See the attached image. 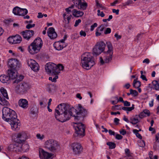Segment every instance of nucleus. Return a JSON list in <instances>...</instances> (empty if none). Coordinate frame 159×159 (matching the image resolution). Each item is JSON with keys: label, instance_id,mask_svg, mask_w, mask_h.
Masks as SVG:
<instances>
[{"label": "nucleus", "instance_id": "1", "mask_svg": "<svg viewBox=\"0 0 159 159\" xmlns=\"http://www.w3.org/2000/svg\"><path fill=\"white\" fill-rule=\"evenodd\" d=\"M75 110V114H74L73 110L70 109L68 105L64 103L61 104L57 106L55 110V118L57 120L61 122L69 120L71 116L74 117L75 121L83 120L84 118L87 116V111L80 104H79L78 107Z\"/></svg>", "mask_w": 159, "mask_h": 159}, {"label": "nucleus", "instance_id": "2", "mask_svg": "<svg viewBox=\"0 0 159 159\" xmlns=\"http://www.w3.org/2000/svg\"><path fill=\"white\" fill-rule=\"evenodd\" d=\"M64 69V66L61 64L57 65L50 62L47 63L45 67L46 71L48 74L55 75V77L52 78V82H56L57 79L58 78V75Z\"/></svg>", "mask_w": 159, "mask_h": 159}, {"label": "nucleus", "instance_id": "3", "mask_svg": "<svg viewBox=\"0 0 159 159\" xmlns=\"http://www.w3.org/2000/svg\"><path fill=\"white\" fill-rule=\"evenodd\" d=\"M80 61L83 68L87 70L90 69L95 64V59L92 53L85 52L81 56Z\"/></svg>", "mask_w": 159, "mask_h": 159}, {"label": "nucleus", "instance_id": "4", "mask_svg": "<svg viewBox=\"0 0 159 159\" xmlns=\"http://www.w3.org/2000/svg\"><path fill=\"white\" fill-rule=\"evenodd\" d=\"M2 118L7 122L17 116L15 111L7 107H4L2 110Z\"/></svg>", "mask_w": 159, "mask_h": 159}, {"label": "nucleus", "instance_id": "5", "mask_svg": "<svg viewBox=\"0 0 159 159\" xmlns=\"http://www.w3.org/2000/svg\"><path fill=\"white\" fill-rule=\"evenodd\" d=\"M75 132L73 135L75 137L82 138L85 135V126L81 123H75L73 126Z\"/></svg>", "mask_w": 159, "mask_h": 159}, {"label": "nucleus", "instance_id": "6", "mask_svg": "<svg viewBox=\"0 0 159 159\" xmlns=\"http://www.w3.org/2000/svg\"><path fill=\"white\" fill-rule=\"evenodd\" d=\"M46 147L49 151L54 152L59 149L60 145L58 142L53 139H50L45 142Z\"/></svg>", "mask_w": 159, "mask_h": 159}, {"label": "nucleus", "instance_id": "7", "mask_svg": "<svg viewBox=\"0 0 159 159\" xmlns=\"http://www.w3.org/2000/svg\"><path fill=\"white\" fill-rule=\"evenodd\" d=\"M8 75H2L0 76V81L3 83H9L10 79H14L17 77V72L11 71V70H8Z\"/></svg>", "mask_w": 159, "mask_h": 159}, {"label": "nucleus", "instance_id": "8", "mask_svg": "<svg viewBox=\"0 0 159 159\" xmlns=\"http://www.w3.org/2000/svg\"><path fill=\"white\" fill-rule=\"evenodd\" d=\"M8 66L11 71L16 72V71L19 70L21 67V64L19 61L16 59L11 58L8 59Z\"/></svg>", "mask_w": 159, "mask_h": 159}, {"label": "nucleus", "instance_id": "9", "mask_svg": "<svg viewBox=\"0 0 159 159\" xmlns=\"http://www.w3.org/2000/svg\"><path fill=\"white\" fill-rule=\"evenodd\" d=\"M30 88V86L28 84L23 83L16 86L15 87V90L17 93L23 94L25 93Z\"/></svg>", "mask_w": 159, "mask_h": 159}, {"label": "nucleus", "instance_id": "10", "mask_svg": "<svg viewBox=\"0 0 159 159\" xmlns=\"http://www.w3.org/2000/svg\"><path fill=\"white\" fill-rule=\"evenodd\" d=\"M43 43L41 39L40 38L36 39L34 41L31 43L30 45L29 46L28 48L29 50H40L43 45Z\"/></svg>", "mask_w": 159, "mask_h": 159}, {"label": "nucleus", "instance_id": "11", "mask_svg": "<svg viewBox=\"0 0 159 159\" xmlns=\"http://www.w3.org/2000/svg\"><path fill=\"white\" fill-rule=\"evenodd\" d=\"M21 143L17 141L15 143L10 144L8 147V150L9 151L16 152H21L23 149Z\"/></svg>", "mask_w": 159, "mask_h": 159}, {"label": "nucleus", "instance_id": "12", "mask_svg": "<svg viewBox=\"0 0 159 159\" xmlns=\"http://www.w3.org/2000/svg\"><path fill=\"white\" fill-rule=\"evenodd\" d=\"M73 153L75 155L81 154L83 151V148L81 144L78 143H74L72 144Z\"/></svg>", "mask_w": 159, "mask_h": 159}, {"label": "nucleus", "instance_id": "13", "mask_svg": "<svg viewBox=\"0 0 159 159\" xmlns=\"http://www.w3.org/2000/svg\"><path fill=\"white\" fill-rule=\"evenodd\" d=\"M10 124L11 129L14 130H19L20 124L19 120L17 119V116L12 120L7 121Z\"/></svg>", "mask_w": 159, "mask_h": 159}, {"label": "nucleus", "instance_id": "14", "mask_svg": "<svg viewBox=\"0 0 159 159\" xmlns=\"http://www.w3.org/2000/svg\"><path fill=\"white\" fill-rule=\"evenodd\" d=\"M21 40V37L18 34L9 37L7 39L8 42L12 44L20 43Z\"/></svg>", "mask_w": 159, "mask_h": 159}, {"label": "nucleus", "instance_id": "15", "mask_svg": "<svg viewBox=\"0 0 159 159\" xmlns=\"http://www.w3.org/2000/svg\"><path fill=\"white\" fill-rule=\"evenodd\" d=\"M27 64L34 71L36 72L39 70V66L35 60L31 59H29L27 61Z\"/></svg>", "mask_w": 159, "mask_h": 159}, {"label": "nucleus", "instance_id": "16", "mask_svg": "<svg viewBox=\"0 0 159 159\" xmlns=\"http://www.w3.org/2000/svg\"><path fill=\"white\" fill-rule=\"evenodd\" d=\"M39 157L41 159H50L52 155L51 153L45 151L43 149L41 148H39Z\"/></svg>", "mask_w": 159, "mask_h": 159}, {"label": "nucleus", "instance_id": "17", "mask_svg": "<svg viewBox=\"0 0 159 159\" xmlns=\"http://www.w3.org/2000/svg\"><path fill=\"white\" fill-rule=\"evenodd\" d=\"M34 31L32 30H27L21 32L23 37L26 39L29 40L34 34Z\"/></svg>", "mask_w": 159, "mask_h": 159}, {"label": "nucleus", "instance_id": "18", "mask_svg": "<svg viewBox=\"0 0 159 159\" xmlns=\"http://www.w3.org/2000/svg\"><path fill=\"white\" fill-rule=\"evenodd\" d=\"M19 106L24 109L28 108L29 106L28 102L25 99L21 98L18 101Z\"/></svg>", "mask_w": 159, "mask_h": 159}, {"label": "nucleus", "instance_id": "19", "mask_svg": "<svg viewBox=\"0 0 159 159\" xmlns=\"http://www.w3.org/2000/svg\"><path fill=\"white\" fill-rule=\"evenodd\" d=\"M27 137L26 134L25 133L22 132L19 133L17 136L16 141H18V143H22L25 140Z\"/></svg>", "mask_w": 159, "mask_h": 159}, {"label": "nucleus", "instance_id": "20", "mask_svg": "<svg viewBox=\"0 0 159 159\" xmlns=\"http://www.w3.org/2000/svg\"><path fill=\"white\" fill-rule=\"evenodd\" d=\"M48 35L51 39H54L57 37V34L55 31L54 29L52 27H50L47 32Z\"/></svg>", "mask_w": 159, "mask_h": 159}, {"label": "nucleus", "instance_id": "21", "mask_svg": "<svg viewBox=\"0 0 159 159\" xmlns=\"http://www.w3.org/2000/svg\"><path fill=\"white\" fill-rule=\"evenodd\" d=\"M106 47L105 43L103 41L97 43L93 50H105Z\"/></svg>", "mask_w": 159, "mask_h": 159}, {"label": "nucleus", "instance_id": "22", "mask_svg": "<svg viewBox=\"0 0 159 159\" xmlns=\"http://www.w3.org/2000/svg\"><path fill=\"white\" fill-rule=\"evenodd\" d=\"M113 52L112 50H107L106 52V56L104 60L106 63H108L110 62L112 57Z\"/></svg>", "mask_w": 159, "mask_h": 159}, {"label": "nucleus", "instance_id": "23", "mask_svg": "<svg viewBox=\"0 0 159 159\" xmlns=\"http://www.w3.org/2000/svg\"><path fill=\"white\" fill-rule=\"evenodd\" d=\"M104 29V27L103 25H101L98 26L96 30V36L98 37L102 35Z\"/></svg>", "mask_w": 159, "mask_h": 159}, {"label": "nucleus", "instance_id": "24", "mask_svg": "<svg viewBox=\"0 0 159 159\" xmlns=\"http://www.w3.org/2000/svg\"><path fill=\"white\" fill-rule=\"evenodd\" d=\"M87 6L88 4L87 2L84 0H81L79 4L76 7L79 9L84 10L86 9Z\"/></svg>", "mask_w": 159, "mask_h": 159}, {"label": "nucleus", "instance_id": "25", "mask_svg": "<svg viewBox=\"0 0 159 159\" xmlns=\"http://www.w3.org/2000/svg\"><path fill=\"white\" fill-rule=\"evenodd\" d=\"M73 15L75 17H79L83 16L84 15V12L82 11H77L74 9L72 11Z\"/></svg>", "mask_w": 159, "mask_h": 159}, {"label": "nucleus", "instance_id": "26", "mask_svg": "<svg viewBox=\"0 0 159 159\" xmlns=\"http://www.w3.org/2000/svg\"><path fill=\"white\" fill-rule=\"evenodd\" d=\"M38 112V108L36 105L32 106L30 110V113L32 115L37 114Z\"/></svg>", "mask_w": 159, "mask_h": 159}, {"label": "nucleus", "instance_id": "27", "mask_svg": "<svg viewBox=\"0 0 159 159\" xmlns=\"http://www.w3.org/2000/svg\"><path fill=\"white\" fill-rule=\"evenodd\" d=\"M3 97L2 95L0 94V104L2 106L7 105L9 102Z\"/></svg>", "mask_w": 159, "mask_h": 159}, {"label": "nucleus", "instance_id": "28", "mask_svg": "<svg viewBox=\"0 0 159 159\" xmlns=\"http://www.w3.org/2000/svg\"><path fill=\"white\" fill-rule=\"evenodd\" d=\"M129 119L130 120V123L134 125L136 124L139 121L137 115H136L135 117H130Z\"/></svg>", "mask_w": 159, "mask_h": 159}, {"label": "nucleus", "instance_id": "29", "mask_svg": "<svg viewBox=\"0 0 159 159\" xmlns=\"http://www.w3.org/2000/svg\"><path fill=\"white\" fill-rule=\"evenodd\" d=\"M0 91L2 93V94L1 95H2L3 97L5 98L6 99H9V97L7 90L3 88L2 87L0 89Z\"/></svg>", "mask_w": 159, "mask_h": 159}, {"label": "nucleus", "instance_id": "30", "mask_svg": "<svg viewBox=\"0 0 159 159\" xmlns=\"http://www.w3.org/2000/svg\"><path fill=\"white\" fill-rule=\"evenodd\" d=\"M137 79H134L133 81V87L137 89L141 85V82L138 81H137Z\"/></svg>", "mask_w": 159, "mask_h": 159}, {"label": "nucleus", "instance_id": "31", "mask_svg": "<svg viewBox=\"0 0 159 159\" xmlns=\"http://www.w3.org/2000/svg\"><path fill=\"white\" fill-rule=\"evenodd\" d=\"M152 84L155 89L156 90H159V82L154 80L152 81Z\"/></svg>", "mask_w": 159, "mask_h": 159}, {"label": "nucleus", "instance_id": "32", "mask_svg": "<svg viewBox=\"0 0 159 159\" xmlns=\"http://www.w3.org/2000/svg\"><path fill=\"white\" fill-rule=\"evenodd\" d=\"M28 12V10L26 9H22L20 8L19 16H24L26 15Z\"/></svg>", "mask_w": 159, "mask_h": 159}, {"label": "nucleus", "instance_id": "33", "mask_svg": "<svg viewBox=\"0 0 159 159\" xmlns=\"http://www.w3.org/2000/svg\"><path fill=\"white\" fill-rule=\"evenodd\" d=\"M20 8L18 7H15L13 9V13L15 15H19Z\"/></svg>", "mask_w": 159, "mask_h": 159}, {"label": "nucleus", "instance_id": "34", "mask_svg": "<svg viewBox=\"0 0 159 159\" xmlns=\"http://www.w3.org/2000/svg\"><path fill=\"white\" fill-rule=\"evenodd\" d=\"M107 144L109 146V148L110 149H114L116 147V144L111 142H108L107 143Z\"/></svg>", "mask_w": 159, "mask_h": 159}, {"label": "nucleus", "instance_id": "35", "mask_svg": "<svg viewBox=\"0 0 159 159\" xmlns=\"http://www.w3.org/2000/svg\"><path fill=\"white\" fill-rule=\"evenodd\" d=\"M129 91L130 92V94H131V95L133 96L136 97L138 95V92L136 90L130 89Z\"/></svg>", "mask_w": 159, "mask_h": 159}, {"label": "nucleus", "instance_id": "36", "mask_svg": "<svg viewBox=\"0 0 159 159\" xmlns=\"http://www.w3.org/2000/svg\"><path fill=\"white\" fill-rule=\"evenodd\" d=\"M23 149L22 151H23L24 152H26L28 150L29 148V145L27 144H24L22 145Z\"/></svg>", "mask_w": 159, "mask_h": 159}, {"label": "nucleus", "instance_id": "37", "mask_svg": "<svg viewBox=\"0 0 159 159\" xmlns=\"http://www.w3.org/2000/svg\"><path fill=\"white\" fill-rule=\"evenodd\" d=\"M104 50H93V54L94 56H97L100 54Z\"/></svg>", "mask_w": 159, "mask_h": 159}, {"label": "nucleus", "instance_id": "38", "mask_svg": "<svg viewBox=\"0 0 159 159\" xmlns=\"http://www.w3.org/2000/svg\"><path fill=\"white\" fill-rule=\"evenodd\" d=\"M66 47V45L62 43H59L58 45V48H56V50H61L64 47Z\"/></svg>", "mask_w": 159, "mask_h": 159}, {"label": "nucleus", "instance_id": "39", "mask_svg": "<svg viewBox=\"0 0 159 159\" xmlns=\"http://www.w3.org/2000/svg\"><path fill=\"white\" fill-rule=\"evenodd\" d=\"M106 44L107 48L108 50H112V45L111 43L109 41L106 42Z\"/></svg>", "mask_w": 159, "mask_h": 159}, {"label": "nucleus", "instance_id": "40", "mask_svg": "<svg viewBox=\"0 0 159 159\" xmlns=\"http://www.w3.org/2000/svg\"><path fill=\"white\" fill-rule=\"evenodd\" d=\"M99 63L101 66L103 65L106 63V62H105V60H104L102 57H99Z\"/></svg>", "mask_w": 159, "mask_h": 159}, {"label": "nucleus", "instance_id": "41", "mask_svg": "<svg viewBox=\"0 0 159 159\" xmlns=\"http://www.w3.org/2000/svg\"><path fill=\"white\" fill-rule=\"evenodd\" d=\"M81 0H72L73 2L74 3V5L76 7L78 5L79 3L80 2Z\"/></svg>", "mask_w": 159, "mask_h": 159}, {"label": "nucleus", "instance_id": "42", "mask_svg": "<svg viewBox=\"0 0 159 159\" xmlns=\"http://www.w3.org/2000/svg\"><path fill=\"white\" fill-rule=\"evenodd\" d=\"M139 117L140 118H143L146 116V115L144 114V112L142 111L141 112L139 115Z\"/></svg>", "mask_w": 159, "mask_h": 159}, {"label": "nucleus", "instance_id": "43", "mask_svg": "<svg viewBox=\"0 0 159 159\" xmlns=\"http://www.w3.org/2000/svg\"><path fill=\"white\" fill-rule=\"evenodd\" d=\"M36 137L38 139L40 140H42L44 137V136L43 135H41L40 134H38L36 135Z\"/></svg>", "mask_w": 159, "mask_h": 159}, {"label": "nucleus", "instance_id": "44", "mask_svg": "<svg viewBox=\"0 0 159 159\" xmlns=\"http://www.w3.org/2000/svg\"><path fill=\"white\" fill-rule=\"evenodd\" d=\"M98 26V24L97 23H94L93 25H92L91 26V28H90V31H93L94 29V28H95L96 27H97Z\"/></svg>", "mask_w": 159, "mask_h": 159}, {"label": "nucleus", "instance_id": "45", "mask_svg": "<svg viewBox=\"0 0 159 159\" xmlns=\"http://www.w3.org/2000/svg\"><path fill=\"white\" fill-rule=\"evenodd\" d=\"M111 29L109 28H107L106 30L104 31L105 34H107L111 33Z\"/></svg>", "mask_w": 159, "mask_h": 159}, {"label": "nucleus", "instance_id": "46", "mask_svg": "<svg viewBox=\"0 0 159 159\" xmlns=\"http://www.w3.org/2000/svg\"><path fill=\"white\" fill-rule=\"evenodd\" d=\"M132 3V0H128L124 4V6H128Z\"/></svg>", "mask_w": 159, "mask_h": 159}, {"label": "nucleus", "instance_id": "47", "mask_svg": "<svg viewBox=\"0 0 159 159\" xmlns=\"http://www.w3.org/2000/svg\"><path fill=\"white\" fill-rule=\"evenodd\" d=\"M141 74V78L143 80H145L146 81L148 80L146 78L145 76L143 75V71H140Z\"/></svg>", "mask_w": 159, "mask_h": 159}, {"label": "nucleus", "instance_id": "48", "mask_svg": "<svg viewBox=\"0 0 159 159\" xmlns=\"http://www.w3.org/2000/svg\"><path fill=\"white\" fill-rule=\"evenodd\" d=\"M35 26V24H28L26 26V28L27 29H30V28L34 27Z\"/></svg>", "mask_w": 159, "mask_h": 159}, {"label": "nucleus", "instance_id": "49", "mask_svg": "<svg viewBox=\"0 0 159 159\" xmlns=\"http://www.w3.org/2000/svg\"><path fill=\"white\" fill-rule=\"evenodd\" d=\"M123 103H124V106H125L129 107L130 105V102L127 101H124Z\"/></svg>", "mask_w": 159, "mask_h": 159}, {"label": "nucleus", "instance_id": "50", "mask_svg": "<svg viewBox=\"0 0 159 159\" xmlns=\"http://www.w3.org/2000/svg\"><path fill=\"white\" fill-rule=\"evenodd\" d=\"M144 112V114L146 115V116H149L150 115V112L148 110H145L143 111Z\"/></svg>", "mask_w": 159, "mask_h": 159}, {"label": "nucleus", "instance_id": "51", "mask_svg": "<svg viewBox=\"0 0 159 159\" xmlns=\"http://www.w3.org/2000/svg\"><path fill=\"white\" fill-rule=\"evenodd\" d=\"M39 50H29L30 54L34 55L38 52Z\"/></svg>", "mask_w": 159, "mask_h": 159}, {"label": "nucleus", "instance_id": "52", "mask_svg": "<svg viewBox=\"0 0 159 159\" xmlns=\"http://www.w3.org/2000/svg\"><path fill=\"white\" fill-rule=\"evenodd\" d=\"M134 105L132 104V107H127V111H131L132 110H134Z\"/></svg>", "mask_w": 159, "mask_h": 159}, {"label": "nucleus", "instance_id": "53", "mask_svg": "<svg viewBox=\"0 0 159 159\" xmlns=\"http://www.w3.org/2000/svg\"><path fill=\"white\" fill-rule=\"evenodd\" d=\"M81 22V20L80 19L78 20H76L75 24L74 25V26L76 27Z\"/></svg>", "mask_w": 159, "mask_h": 159}, {"label": "nucleus", "instance_id": "54", "mask_svg": "<svg viewBox=\"0 0 159 159\" xmlns=\"http://www.w3.org/2000/svg\"><path fill=\"white\" fill-rule=\"evenodd\" d=\"M80 34L81 36H83L84 37H85L86 36V34L85 31L81 30L80 32Z\"/></svg>", "mask_w": 159, "mask_h": 159}, {"label": "nucleus", "instance_id": "55", "mask_svg": "<svg viewBox=\"0 0 159 159\" xmlns=\"http://www.w3.org/2000/svg\"><path fill=\"white\" fill-rule=\"evenodd\" d=\"M155 139L156 142L159 143V133H157L156 134Z\"/></svg>", "mask_w": 159, "mask_h": 159}, {"label": "nucleus", "instance_id": "56", "mask_svg": "<svg viewBox=\"0 0 159 159\" xmlns=\"http://www.w3.org/2000/svg\"><path fill=\"white\" fill-rule=\"evenodd\" d=\"M122 138V136L119 134H117L116 136V138L117 139H121Z\"/></svg>", "mask_w": 159, "mask_h": 159}, {"label": "nucleus", "instance_id": "57", "mask_svg": "<svg viewBox=\"0 0 159 159\" xmlns=\"http://www.w3.org/2000/svg\"><path fill=\"white\" fill-rule=\"evenodd\" d=\"M112 12L114 13H115L116 15H118L119 14V9L116 10L115 9H112Z\"/></svg>", "mask_w": 159, "mask_h": 159}, {"label": "nucleus", "instance_id": "58", "mask_svg": "<svg viewBox=\"0 0 159 159\" xmlns=\"http://www.w3.org/2000/svg\"><path fill=\"white\" fill-rule=\"evenodd\" d=\"M120 134L123 135H125L126 133V131L124 129H122L120 131Z\"/></svg>", "mask_w": 159, "mask_h": 159}, {"label": "nucleus", "instance_id": "59", "mask_svg": "<svg viewBox=\"0 0 159 159\" xmlns=\"http://www.w3.org/2000/svg\"><path fill=\"white\" fill-rule=\"evenodd\" d=\"M119 119L117 118H115L114 119V122L116 125H118L119 124Z\"/></svg>", "mask_w": 159, "mask_h": 159}, {"label": "nucleus", "instance_id": "60", "mask_svg": "<svg viewBox=\"0 0 159 159\" xmlns=\"http://www.w3.org/2000/svg\"><path fill=\"white\" fill-rule=\"evenodd\" d=\"M140 143H141V145H140V146L142 147H144L145 146V143L144 142V141L143 140H142L140 142Z\"/></svg>", "mask_w": 159, "mask_h": 159}, {"label": "nucleus", "instance_id": "61", "mask_svg": "<svg viewBox=\"0 0 159 159\" xmlns=\"http://www.w3.org/2000/svg\"><path fill=\"white\" fill-rule=\"evenodd\" d=\"M76 97L80 100H81L82 99V97L81 96V94L80 93H77L76 94Z\"/></svg>", "mask_w": 159, "mask_h": 159}, {"label": "nucleus", "instance_id": "62", "mask_svg": "<svg viewBox=\"0 0 159 159\" xmlns=\"http://www.w3.org/2000/svg\"><path fill=\"white\" fill-rule=\"evenodd\" d=\"M130 86V84L129 83H127L124 85V87L125 88L127 89H129Z\"/></svg>", "mask_w": 159, "mask_h": 159}, {"label": "nucleus", "instance_id": "63", "mask_svg": "<svg viewBox=\"0 0 159 159\" xmlns=\"http://www.w3.org/2000/svg\"><path fill=\"white\" fill-rule=\"evenodd\" d=\"M125 153L127 155H129L130 151L129 149L126 148L125 150Z\"/></svg>", "mask_w": 159, "mask_h": 159}, {"label": "nucleus", "instance_id": "64", "mask_svg": "<svg viewBox=\"0 0 159 159\" xmlns=\"http://www.w3.org/2000/svg\"><path fill=\"white\" fill-rule=\"evenodd\" d=\"M18 159H29L27 157L22 156V157H19Z\"/></svg>", "mask_w": 159, "mask_h": 159}]
</instances>
